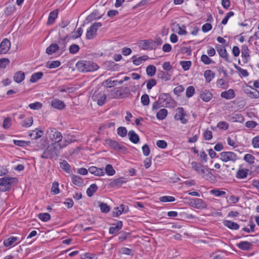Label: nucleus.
<instances>
[{
    "label": "nucleus",
    "instance_id": "f257e3e1",
    "mask_svg": "<svg viewBox=\"0 0 259 259\" xmlns=\"http://www.w3.org/2000/svg\"><path fill=\"white\" fill-rule=\"evenodd\" d=\"M66 146V145L62 146L60 144L52 143L48 146L40 157L43 159H52L57 157L59 154V150Z\"/></svg>",
    "mask_w": 259,
    "mask_h": 259
},
{
    "label": "nucleus",
    "instance_id": "f03ea898",
    "mask_svg": "<svg viewBox=\"0 0 259 259\" xmlns=\"http://www.w3.org/2000/svg\"><path fill=\"white\" fill-rule=\"evenodd\" d=\"M76 67L77 70L80 72L94 71L99 68L97 64L90 61H80L76 64Z\"/></svg>",
    "mask_w": 259,
    "mask_h": 259
},
{
    "label": "nucleus",
    "instance_id": "7ed1b4c3",
    "mask_svg": "<svg viewBox=\"0 0 259 259\" xmlns=\"http://www.w3.org/2000/svg\"><path fill=\"white\" fill-rule=\"evenodd\" d=\"M16 178L6 177L0 179V191L6 192L9 191L14 183H17Z\"/></svg>",
    "mask_w": 259,
    "mask_h": 259
},
{
    "label": "nucleus",
    "instance_id": "20e7f679",
    "mask_svg": "<svg viewBox=\"0 0 259 259\" xmlns=\"http://www.w3.org/2000/svg\"><path fill=\"white\" fill-rule=\"evenodd\" d=\"M192 168L196 170L198 174L200 175L203 178L206 180L211 179L213 176L211 172L208 171L207 173L205 174V170L204 166L202 164L193 161L191 163Z\"/></svg>",
    "mask_w": 259,
    "mask_h": 259
},
{
    "label": "nucleus",
    "instance_id": "39448f33",
    "mask_svg": "<svg viewBox=\"0 0 259 259\" xmlns=\"http://www.w3.org/2000/svg\"><path fill=\"white\" fill-rule=\"evenodd\" d=\"M47 134L51 140L55 142V143L60 142L62 139L61 133L54 128H49L47 131Z\"/></svg>",
    "mask_w": 259,
    "mask_h": 259
},
{
    "label": "nucleus",
    "instance_id": "423d86ee",
    "mask_svg": "<svg viewBox=\"0 0 259 259\" xmlns=\"http://www.w3.org/2000/svg\"><path fill=\"white\" fill-rule=\"evenodd\" d=\"M102 24L101 22L94 23L87 30L86 38L88 39L93 38L97 35V31L98 28L101 27Z\"/></svg>",
    "mask_w": 259,
    "mask_h": 259
},
{
    "label": "nucleus",
    "instance_id": "0eeeda50",
    "mask_svg": "<svg viewBox=\"0 0 259 259\" xmlns=\"http://www.w3.org/2000/svg\"><path fill=\"white\" fill-rule=\"evenodd\" d=\"M220 159L224 162L228 161H235L237 159L236 155L232 152H223L217 156Z\"/></svg>",
    "mask_w": 259,
    "mask_h": 259
},
{
    "label": "nucleus",
    "instance_id": "6e6552de",
    "mask_svg": "<svg viewBox=\"0 0 259 259\" xmlns=\"http://www.w3.org/2000/svg\"><path fill=\"white\" fill-rule=\"evenodd\" d=\"M93 100L97 102L99 106H102L105 103L106 95L104 93L95 91L92 97Z\"/></svg>",
    "mask_w": 259,
    "mask_h": 259
},
{
    "label": "nucleus",
    "instance_id": "1a4fd4ad",
    "mask_svg": "<svg viewBox=\"0 0 259 259\" xmlns=\"http://www.w3.org/2000/svg\"><path fill=\"white\" fill-rule=\"evenodd\" d=\"M105 142L109 146L116 151H123L126 150V148L124 146L120 145L118 142L111 139H106L105 140Z\"/></svg>",
    "mask_w": 259,
    "mask_h": 259
},
{
    "label": "nucleus",
    "instance_id": "9d476101",
    "mask_svg": "<svg viewBox=\"0 0 259 259\" xmlns=\"http://www.w3.org/2000/svg\"><path fill=\"white\" fill-rule=\"evenodd\" d=\"M177 112L175 115V119L180 120L183 124H186L188 122V119L185 118L186 115L183 108L179 107L177 110Z\"/></svg>",
    "mask_w": 259,
    "mask_h": 259
},
{
    "label": "nucleus",
    "instance_id": "9b49d317",
    "mask_svg": "<svg viewBox=\"0 0 259 259\" xmlns=\"http://www.w3.org/2000/svg\"><path fill=\"white\" fill-rule=\"evenodd\" d=\"M217 52H218L220 56L224 59L227 62H229V55L227 53V50L225 48L220 45H217L215 46Z\"/></svg>",
    "mask_w": 259,
    "mask_h": 259
},
{
    "label": "nucleus",
    "instance_id": "f8f14e48",
    "mask_svg": "<svg viewBox=\"0 0 259 259\" xmlns=\"http://www.w3.org/2000/svg\"><path fill=\"white\" fill-rule=\"evenodd\" d=\"M153 44H154L153 42L152 39H145L141 41L140 43V46L143 50H152L154 49Z\"/></svg>",
    "mask_w": 259,
    "mask_h": 259
},
{
    "label": "nucleus",
    "instance_id": "ddd939ff",
    "mask_svg": "<svg viewBox=\"0 0 259 259\" xmlns=\"http://www.w3.org/2000/svg\"><path fill=\"white\" fill-rule=\"evenodd\" d=\"M11 42L7 38L4 39L0 44V54H6L10 49Z\"/></svg>",
    "mask_w": 259,
    "mask_h": 259
},
{
    "label": "nucleus",
    "instance_id": "4468645a",
    "mask_svg": "<svg viewBox=\"0 0 259 259\" xmlns=\"http://www.w3.org/2000/svg\"><path fill=\"white\" fill-rule=\"evenodd\" d=\"M191 203L193 206L197 209L204 208L207 206L203 200L198 198L193 199V201H191Z\"/></svg>",
    "mask_w": 259,
    "mask_h": 259
},
{
    "label": "nucleus",
    "instance_id": "2eb2a0df",
    "mask_svg": "<svg viewBox=\"0 0 259 259\" xmlns=\"http://www.w3.org/2000/svg\"><path fill=\"white\" fill-rule=\"evenodd\" d=\"M238 247L242 250H250L252 248V244L248 241H241L237 244Z\"/></svg>",
    "mask_w": 259,
    "mask_h": 259
},
{
    "label": "nucleus",
    "instance_id": "dca6fc26",
    "mask_svg": "<svg viewBox=\"0 0 259 259\" xmlns=\"http://www.w3.org/2000/svg\"><path fill=\"white\" fill-rule=\"evenodd\" d=\"M51 106L56 109H62L65 106L64 103L58 99H54L51 101Z\"/></svg>",
    "mask_w": 259,
    "mask_h": 259
},
{
    "label": "nucleus",
    "instance_id": "f3484780",
    "mask_svg": "<svg viewBox=\"0 0 259 259\" xmlns=\"http://www.w3.org/2000/svg\"><path fill=\"white\" fill-rule=\"evenodd\" d=\"M88 170L90 172L96 176H102L105 174L103 168H99L96 166H91L89 168Z\"/></svg>",
    "mask_w": 259,
    "mask_h": 259
},
{
    "label": "nucleus",
    "instance_id": "a211bd4d",
    "mask_svg": "<svg viewBox=\"0 0 259 259\" xmlns=\"http://www.w3.org/2000/svg\"><path fill=\"white\" fill-rule=\"evenodd\" d=\"M212 97V94L207 90L201 91L200 94L201 99L204 102H208Z\"/></svg>",
    "mask_w": 259,
    "mask_h": 259
},
{
    "label": "nucleus",
    "instance_id": "6ab92c4d",
    "mask_svg": "<svg viewBox=\"0 0 259 259\" xmlns=\"http://www.w3.org/2000/svg\"><path fill=\"white\" fill-rule=\"evenodd\" d=\"M241 56L244 59V63H246L250 57L249 49L246 45H243L241 47Z\"/></svg>",
    "mask_w": 259,
    "mask_h": 259
},
{
    "label": "nucleus",
    "instance_id": "aec40b11",
    "mask_svg": "<svg viewBox=\"0 0 259 259\" xmlns=\"http://www.w3.org/2000/svg\"><path fill=\"white\" fill-rule=\"evenodd\" d=\"M125 183L126 181L124 180V178H120L111 182L109 184V186L111 188L119 187Z\"/></svg>",
    "mask_w": 259,
    "mask_h": 259
},
{
    "label": "nucleus",
    "instance_id": "412c9836",
    "mask_svg": "<svg viewBox=\"0 0 259 259\" xmlns=\"http://www.w3.org/2000/svg\"><path fill=\"white\" fill-rule=\"evenodd\" d=\"M221 96L222 98L230 100L235 97V94L233 89H229L227 91L223 92L221 94Z\"/></svg>",
    "mask_w": 259,
    "mask_h": 259
},
{
    "label": "nucleus",
    "instance_id": "4be33fe9",
    "mask_svg": "<svg viewBox=\"0 0 259 259\" xmlns=\"http://www.w3.org/2000/svg\"><path fill=\"white\" fill-rule=\"evenodd\" d=\"M127 211H128L127 206L125 207V206L124 204H121L120 206V209L119 208V207H116L115 208V210H114L113 211V213L115 217H118L120 214H121V213L123 212H124L125 213Z\"/></svg>",
    "mask_w": 259,
    "mask_h": 259
},
{
    "label": "nucleus",
    "instance_id": "5701e85b",
    "mask_svg": "<svg viewBox=\"0 0 259 259\" xmlns=\"http://www.w3.org/2000/svg\"><path fill=\"white\" fill-rule=\"evenodd\" d=\"M128 136L129 140L133 143L137 144L139 143L140 138L139 136L133 130L128 132Z\"/></svg>",
    "mask_w": 259,
    "mask_h": 259
},
{
    "label": "nucleus",
    "instance_id": "b1692460",
    "mask_svg": "<svg viewBox=\"0 0 259 259\" xmlns=\"http://www.w3.org/2000/svg\"><path fill=\"white\" fill-rule=\"evenodd\" d=\"M71 180L74 185L78 187L82 186L83 184V179L78 176L72 175L71 176Z\"/></svg>",
    "mask_w": 259,
    "mask_h": 259
},
{
    "label": "nucleus",
    "instance_id": "393cba45",
    "mask_svg": "<svg viewBox=\"0 0 259 259\" xmlns=\"http://www.w3.org/2000/svg\"><path fill=\"white\" fill-rule=\"evenodd\" d=\"M59 50V47L57 44H52L46 49V53L48 55H52Z\"/></svg>",
    "mask_w": 259,
    "mask_h": 259
},
{
    "label": "nucleus",
    "instance_id": "a878e982",
    "mask_svg": "<svg viewBox=\"0 0 259 259\" xmlns=\"http://www.w3.org/2000/svg\"><path fill=\"white\" fill-rule=\"evenodd\" d=\"M223 224L230 229L237 230L239 228V225L238 224L230 221H224Z\"/></svg>",
    "mask_w": 259,
    "mask_h": 259
},
{
    "label": "nucleus",
    "instance_id": "bb28decb",
    "mask_svg": "<svg viewBox=\"0 0 259 259\" xmlns=\"http://www.w3.org/2000/svg\"><path fill=\"white\" fill-rule=\"evenodd\" d=\"M25 78V73L21 71L17 72L14 76V80L17 83H20Z\"/></svg>",
    "mask_w": 259,
    "mask_h": 259
},
{
    "label": "nucleus",
    "instance_id": "cd10ccee",
    "mask_svg": "<svg viewBox=\"0 0 259 259\" xmlns=\"http://www.w3.org/2000/svg\"><path fill=\"white\" fill-rule=\"evenodd\" d=\"M58 12L56 10L51 12L49 16L47 24L51 25L55 22V19L57 18Z\"/></svg>",
    "mask_w": 259,
    "mask_h": 259
},
{
    "label": "nucleus",
    "instance_id": "c85d7f7f",
    "mask_svg": "<svg viewBox=\"0 0 259 259\" xmlns=\"http://www.w3.org/2000/svg\"><path fill=\"white\" fill-rule=\"evenodd\" d=\"M122 227V222L118 221L115 226L111 227L109 228V232L111 234H113L118 232Z\"/></svg>",
    "mask_w": 259,
    "mask_h": 259
},
{
    "label": "nucleus",
    "instance_id": "c756f323",
    "mask_svg": "<svg viewBox=\"0 0 259 259\" xmlns=\"http://www.w3.org/2000/svg\"><path fill=\"white\" fill-rule=\"evenodd\" d=\"M67 36L64 37L63 38H60L58 41V45L59 47V50H61L62 53L66 50V44L67 43Z\"/></svg>",
    "mask_w": 259,
    "mask_h": 259
},
{
    "label": "nucleus",
    "instance_id": "7c9ffc66",
    "mask_svg": "<svg viewBox=\"0 0 259 259\" xmlns=\"http://www.w3.org/2000/svg\"><path fill=\"white\" fill-rule=\"evenodd\" d=\"M19 239L18 237L11 236L4 241V245L5 247L11 246L14 242Z\"/></svg>",
    "mask_w": 259,
    "mask_h": 259
},
{
    "label": "nucleus",
    "instance_id": "2f4dec72",
    "mask_svg": "<svg viewBox=\"0 0 259 259\" xmlns=\"http://www.w3.org/2000/svg\"><path fill=\"white\" fill-rule=\"evenodd\" d=\"M147 56H143L139 58H136V56H134L132 57L133 62L136 65H139L141 64L143 62L145 61L148 59Z\"/></svg>",
    "mask_w": 259,
    "mask_h": 259
},
{
    "label": "nucleus",
    "instance_id": "473e14b6",
    "mask_svg": "<svg viewBox=\"0 0 259 259\" xmlns=\"http://www.w3.org/2000/svg\"><path fill=\"white\" fill-rule=\"evenodd\" d=\"M115 91H117L119 92L118 98H121L123 97L125 95L128 94L129 93V89L128 88H120V89L117 88L115 89Z\"/></svg>",
    "mask_w": 259,
    "mask_h": 259
},
{
    "label": "nucleus",
    "instance_id": "72a5a7b5",
    "mask_svg": "<svg viewBox=\"0 0 259 259\" xmlns=\"http://www.w3.org/2000/svg\"><path fill=\"white\" fill-rule=\"evenodd\" d=\"M43 75V73L41 71L34 73L31 75L30 81L31 82H35L38 80L41 79Z\"/></svg>",
    "mask_w": 259,
    "mask_h": 259
},
{
    "label": "nucleus",
    "instance_id": "f704fd0d",
    "mask_svg": "<svg viewBox=\"0 0 259 259\" xmlns=\"http://www.w3.org/2000/svg\"><path fill=\"white\" fill-rule=\"evenodd\" d=\"M98 190V187L96 184H93L90 185L87 190V194L89 197H91Z\"/></svg>",
    "mask_w": 259,
    "mask_h": 259
},
{
    "label": "nucleus",
    "instance_id": "c9c22d12",
    "mask_svg": "<svg viewBox=\"0 0 259 259\" xmlns=\"http://www.w3.org/2000/svg\"><path fill=\"white\" fill-rule=\"evenodd\" d=\"M61 65V62L59 61H48L46 65V67L48 68L53 69L57 68L60 66Z\"/></svg>",
    "mask_w": 259,
    "mask_h": 259
},
{
    "label": "nucleus",
    "instance_id": "e433bc0d",
    "mask_svg": "<svg viewBox=\"0 0 259 259\" xmlns=\"http://www.w3.org/2000/svg\"><path fill=\"white\" fill-rule=\"evenodd\" d=\"M167 115V111L165 109H160L156 114V117L159 120L164 119Z\"/></svg>",
    "mask_w": 259,
    "mask_h": 259
},
{
    "label": "nucleus",
    "instance_id": "4c0bfd02",
    "mask_svg": "<svg viewBox=\"0 0 259 259\" xmlns=\"http://www.w3.org/2000/svg\"><path fill=\"white\" fill-rule=\"evenodd\" d=\"M156 69L155 66L152 65H149L147 67L146 73L149 76L152 77L155 74Z\"/></svg>",
    "mask_w": 259,
    "mask_h": 259
},
{
    "label": "nucleus",
    "instance_id": "58836bf2",
    "mask_svg": "<svg viewBox=\"0 0 259 259\" xmlns=\"http://www.w3.org/2000/svg\"><path fill=\"white\" fill-rule=\"evenodd\" d=\"M214 73L212 72L210 70H207L204 72V77L206 81L207 82H209L212 78L214 77Z\"/></svg>",
    "mask_w": 259,
    "mask_h": 259
},
{
    "label": "nucleus",
    "instance_id": "ea45409f",
    "mask_svg": "<svg viewBox=\"0 0 259 259\" xmlns=\"http://www.w3.org/2000/svg\"><path fill=\"white\" fill-rule=\"evenodd\" d=\"M248 169H239L237 172V178L239 179L245 178L247 176Z\"/></svg>",
    "mask_w": 259,
    "mask_h": 259
},
{
    "label": "nucleus",
    "instance_id": "a19ab883",
    "mask_svg": "<svg viewBox=\"0 0 259 259\" xmlns=\"http://www.w3.org/2000/svg\"><path fill=\"white\" fill-rule=\"evenodd\" d=\"M60 167L65 170V171L69 173L71 169V167L70 165L68 163V162L64 160L62 162L60 163Z\"/></svg>",
    "mask_w": 259,
    "mask_h": 259
},
{
    "label": "nucleus",
    "instance_id": "79ce46f5",
    "mask_svg": "<svg viewBox=\"0 0 259 259\" xmlns=\"http://www.w3.org/2000/svg\"><path fill=\"white\" fill-rule=\"evenodd\" d=\"M99 205L100 207L101 211L103 213H107L110 210V206L106 203L99 202Z\"/></svg>",
    "mask_w": 259,
    "mask_h": 259
},
{
    "label": "nucleus",
    "instance_id": "37998d69",
    "mask_svg": "<svg viewBox=\"0 0 259 259\" xmlns=\"http://www.w3.org/2000/svg\"><path fill=\"white\" fill-rule=\"evenodd\" d=\"M158 77L161 79L169 80L170 79V75L168 73L163 71H159L157 74Z\"/></svg>",
    "mask_w": 259,
    "mask_h": 259
},
{
    "label": "nucleus",
    "instance_id": "c03bdc74",
    "mask_svg": "<svg viewBox=\"0 0 259 259\" xmlns=\"http://www.w3.org/2000/svg\"><path fill=\"white\" fill-rule=\"evenodd\" d=\"M33 124V118L30 117L21 122V124L23 127H28Z\"/></svg>",
    "mask_w": 259,
    "mask_h": 259
},
{
    "label": "nucleus",
    "instance_id": "a18cd8bd",
    "mask_svg": "<svg viewBox=\"0 0 259 259\" xmlns=\"http://www.w3.org/2000/svg\"><path fill=\"white\" fill-rule=\"evenodd\" d=\"M106 174L108 176H113L115 174V171L113 169L111 164H107L105 168Z\"/></svg>",
    "mask_w": 259,
    "mask_h": 259
},
{
    "label": "nucleus",
    "instance_id": "49530a36",
    "mask_svg": "<svg viewBox=\"0 0 259 259\" xmlns=\"http://www.w3.org/2000/svg\"><path fill=\"white\" fill-rule=\"evenodd\" d=\"M180 64L182 66L183 69L185 71H187L190 69L192 63L190 61H181Z\"/></svg>",
    "mask_w": 259,
    "mask_h": 259
},
{
    "label": "nucleus",
    "instance_id": "de8ad7c7",
    "mask_svg": "<svg viewBox=\"0 0 259 259\" xmlns=\"http://www.w3.org/2000/svg\"><path fill=\"white\" fill-rule=\"evenodd\" d=\"M42 133L43 132L41 130L36 132L35 131H33L32 133L29 134V136L33 137V138L34 139H36L40 138L42 135Z\"/></svg>",
    "mask_w": 259,
    "mask_h": 259
},
{
    "label": "nucleus",
    "instance_id": "09e8293b",
    "mask_svg": "<svg viewBox=\"0 0 259 259\" xmlns=\"http://www.w3.org/2000/svg\"><path fill=\"white\" fill-rule=\"evenodd\" d=\"M14 143L15 145L20 146V147H25L28 145L30 144V142L25 141L23 140H14Z\"/></svg>",
    "mask_w": 259,
    "mask_h": 259
},
{
    "label": "nucleus",
    "instance_id": "8fccbe9b",
    "mask_svg": "<svg viewBox=\"0 0 259 259\" xmlns=\"http://www.w3.org/2000/svg\"><path fill=\"white\" fill-rule=\"evenodd\" d=\"M195 93V89L193 86H189L186 89V95L188 98H190L193 96Z\"/></svg>",
    "mask_w": 259,
    "mask_h": 259
},
{
    "label": "nucleus",
    "instance_id": "3c124183",
    "mask_svg": "<svg viewBox=\"0 0 259 259\" xmlns=\"http://www.w3.org/2000/svg\"><path fill=\"white\" fill-rule=\"evenodd\" d=\"M244 160L249 163V164H253L254 163V157L250 154H246L244 156Z\"/></svg>",
    "mask_w": 259,
    "mask_h": 259
},
{
    "label": "nucleus",
    "instance_id": "603ef678",
    "mask_svg": "<svg viewBox=\"0 0 259 259\" xmlns=\"http://www.w3.org/2000/svg\"><path fill=\"white\" fill-rule=\"evenodd\" d=\"M252 90H253V91H249V92H247L246 93L249 95V96L251 98H254L255 99H257V98H259V92L252 88H251Z\"/></svg>",
    "mask_w": 259,
    "mask_h": 259
},
{
    "label": "nucleus",
    "instance_id": "864d4df0",
    "mask_svg": "<svg viewBox=\"0 0 259 259\" xmlns=\"http://www.w3.org/2000/svg\"><path fill=\"white\" fill-rule=\"evenodd\" d=\"M201 61L205 64L208 65L213 63L212 60L206 55H202L201 57Z\"/></svg>",
    "mask_w": 259,
    "mask_h": 259
},
{
    "label": "nucleus",
    "instance_id": "5fc2aeb1",
    "mask_svg": "<svg viewBox=\"0 0 259 259\" xmlns=\"http://www.w3.org/2000/svg\"><path fill=\"white\" fill-rule=\"evenodd\" d=\"M38 218L44 222H47L50 220L51 215L48 213H39Z\"/></svg>",
    "mask_w": 259,
    "mask_h": 259
},
{
    "label": "nucleus",
    "instance_id": "6e6d98bb",
    "mask_svg": "<svg viewBox=\"0 0 259 259\" xmlns=\"http://www.w3.org/2000/svg\"><path fill=\"white\" fill-rule=\"evenodd\" d=\"M15 10V7L14 5H8L5 10V14L7 15H10Z\"/></svg>",
    "mask_w": 259,
    "mask_h": 259
},
{
    "label": "nucleus",
    "instance_id": "4d7b16f0",
    "mask_svg": "<svg viewBox=\"0 0 259 259\" xmlns=\"http://www.w3.org/2000/svg\"><path fill=\"white\" fill-rule=\"evenodd\" d=\"M117 134L120 137H124L127 134V130L124 127L120 126L117 128Z\"/></svg>",
    "mask_w": 259,
    "mask_h": 259
},
{
    "label": "nucleus",
    "instance_id": "13d9d810",
    "mask_svg": "<svg viewBox=\"0 0 259 259\" xmlns=\"http://www.w3.org/2000/svg\"><path fill=\"white\" fill-rule=\"evenodd\" d=\"M159 200L160 201L164 202H173L175 200V198L170 196H164L160 197Z\"/></svg>",
    "mask_w": 259,
    "mask_h": 259
},
{
    "label": "nucleus",
    "instance_id": "bf43d9fd",
    "mask_svg": "<svg viewBox=\"0 0 259 259\" xmlns=\"http://www.w3.org/2000/svg\"><path fill=\"white\" fill-rule=\"evenodd\" d=\"M51 191L52 192L54 193L55 194L59 193V183L55 181L53 182Z\"/></svg>",
    "mask_w": 259,
    "mask_h": 259
},
{
    "label": "nucleus",
    "instance_id": "052dcab7",
    "mask_svg": "<svg viewBox=\"0 0 259 259\" xmlns=\"http://www.w3.org/2000/svg\"><path fill=\"white\" fill-rule=\"evenodd\" d=\"M234 67L239 72V73L244 77L248 76L249 73L245 69L241 68L240 67L235 65Z\"/></svg>",
    "mask_w": 259,
    "mask_h": 259
},
{
    "label": "nucleus",
    "instance_id": "680f3d73",
    "mask_svg": "<svg viewBox=\"0 0 259 259\" xmlns=\"http://www.w3.org/2000/svg\"><path fill=\"white\" fill-rule=\"evenodd\" d=\"M217 127L221 130H227L229 127V124L226 121H220L217 124Z\"/></svg>",
    "mask_w": 259,
    "mask_h": 259
},
{
    "label": "nucleus",
    "instance_id": "e2e57ef3",
    "mask_svg": "<svg viewBox=\"0 0 259 259\" xmlns=\"http://www.w3.org/2000/svg\"><path fill=\"white\" fill-rule=\"evenodd\" d=\"M29 107L33 110H38L42 107V104L40 102H36L33 103H31L29 105Z\"/></svg>",
    "mask_w": 259,
    "mask_h": 259
},
{
    "label": "nucleus",
    "instance_id": "0e129e2a",
    "mask_svg": "<svg viewBox=\"0 0 259 259\" xmlns=\"http://www.w3.org/2000/svg\"><path fill=\"white\" fill-rule=\"evenodd\" d=\"M141 103L144 106L148 105L149 104V98L147 94H144L141 97Z\"/></svg>",
    "mask_w": 259,
    "mask_h": 259
},
{
    "label": "nucleus",
    "instance_id": "69168bd1",
    "mask_svg": "<svg viewBox=\"0 0 259 259\" xmlns=\"http://www.w3.org/2000/svg\"><path fill=\"white\" fill-rule=\"evenodd\" d=\"M79 47L76 44H73L69 47V52L71 54H74L78 52Z\"/></svg>",
    "mask_w": 259,
    "mask_h": 259
},
{
    "label": "nucleus",
    "instance_id": "338daca9",
    "mask_svg": "<svg viewBox=\"0 0 259 259\" xmlns=\"http://www.w3.org/2000/svg\"><path fill=\"white\" fill-rule=\"evenodd\" d=\"M157 82L155 79L151 78L147 81V88L148 90L151 89L154 86L156 85Z\"/></svg>",
    "mask_w": 259,
    "mask_h": 259
},
{
    "label": "nucleus",
    "instance_id": "774afa93",
    "mask_svg": "<svg viewBox=\"0 0 259 259\" xmlns=\"http://www.w3.org/2000/svg\"><path fill=\"white\" fill-rule=\"evenodd\" d=\"M184 90V88L183 85H179L175 88L174 90V93L178 96H180L181 93Z\"/></svg>",
    "mask_w": 259,
    "mask_h": 259
}]
</instances>
